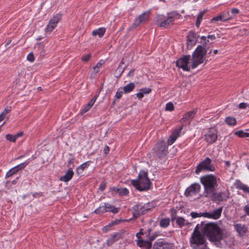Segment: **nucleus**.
I'll list each match as a JSON object with an SVG mask.
<instances>
[{
	"label": "nucleus",
	"mask_w": 249,
	"mask_h": 249,
	"mask_svg": "<svg viewBox=\"0 0 249 249\" xmlns=\"http://www.w3.org/2000/svg\"><path fill=\"white\" fill-rule=\"evenodd\" d=\"M56 25L55 24H53L51 22H49L47 28V30L48 32H52L53 29L55 27Z\"/></svg>",
	"instance_id": "c03bdc74"
},
{
	"label": "nucleus",
	"mask_w": 249,
	"mask_h": 249,
	"mask_svg": "<svg viewBox=\"0 0 249 249\" xmlns=\"http://www.w3.org/2000/svg\"><path fill=\"white\" fill-rule=\"evenodd\" d=\"M239 12V11L237 8H233L231 10V13L233 15H237Z\"/></svg>",
	"instance_id": "e2e57ef3"
},
{
	"label": "nucleus",
	"mask_w": 249,
	"mask_h": 249,
	"mask_svg": "<svg viewBox=\"0 0 249 249\" xmlns=\"http://www.w3.org/2000/svg\"><path fill=\"white\" fill-rule=\"evenodd\" d=\"M137 244L139 247L144 249H150L152 247V243L149 240H138Z\"/></svg>",
	"instance_id": "aec40b11"
},
{
	"label": "nucleus",
	"mask_w": 249,
	"mask_h": 249,
	"mask_svg": "<svg viewBox=\"0 0 249 249\" xmlns=\"http://www.w3.org/2000/svg\"><path fill=\"white\" fill-rule=\"evenodd\" d=\"M196 34L190 31L187 36V48L190 49L193 46L195 45L197 42Z\"/></svg>",
	"instance_id": "2eb2a0df"
},
{
	"label": "nucleus",
	"mask_w": 249,
	"mask_h": 249,
	"mask_svg": "<svg viewBox=\"0 0 249 249\" xmlns=\"http://www.w3.org/2000/svg\"><path fill=\"white\" fill-rule=\"evenodd\" d=\"M197 109L196 108L193 109L192 111H190L184 115L182 120H192L196 115Z\"/></svg>",
	"instance_id": "4be33fe9"
},
{
	"label": "nucleus",
	"mask_w": 249,
	"mask_h": 249,
	"mask_svg": "<svg viewBox=\"0 0 249 249\" xmlns=\"http://www.w3.org/2000/svg\"><path fill=\"white\" fill-rule=\"evenodd\" d=\"M109 147L108 146L106 145L104 148V153L105 154H107L109 152Z\"/></svg>",
	"instance_id": "0e129e2a"
},
{
	"label": "nucleus",
	"mask_w": 249,
	"mask_h": 249,
	"mask_svg": "<svg viewBox=\"0 0 249 249\" xmlns=\"http://www.w3.org/2000/svg\"><path fill=\"white\" fill-rule=\"evenodd\" d=\"M211 160L209 158H207L201 162L197 166L195 171L196 174H198L202 171L206 170L213 171L215 168L211 165Z\"/></svg>",
	"instance_id": "1a4fd4ad"
},
{
	"label": "nucleus",
	"mask_w": 249,
	"mask_h": 249,
	"mask_svg": "<svg viewBox=\"0 0 249 249\" xmlns=\"http://www.w3.org/2000/svg\"><path fill=\"white\" fill-rule=\"evenodd\" d=\"M154 153L159 158H162L168 153V146L163 140H160L153 148Z\"/></svg>",
	"instance_id": "6e6552de"
},
{
	"label": "nucleus",
	"mask_w": 249,
	"mask_h": 249,
	"mask_svg": "<svg viewBox=\"0 0 249 249\" xmlns=\"http://www.w3.org/2000/svg\"><path fill=\"white\" fill-rule=\"evenodd\" d=\"M190 214H191V216L192 217V218H196L198 216H200V213H195V212H192Z\"/></svg>",
	"instance_id": "052dcab7"
},
{
	"label": "nucleus",
	"mask_w": 249,
	"mask_h": 249,
	"mask_svg": "<svg viewBox=\"0 0 249 249\" xmlns=\"http://www.w3.org/2000/svg\"><path fill=\"white\" fill-rule=\"evenodd\" d=\"M123 91H117L115 95V98L116 99H120L122 96Z\"/></svg>",
	"instance_id": "680f3d73"
},
{
	"label": "nucleus",
	"mask_w": 249,
	"mask_h": 249,
	"mask_svg": "<svg viewBox=\"0 0 249 249\" xmlns=\"http://www.w3.org/2000/svg\"><path fill=\"white\" fill-rule=\"evenodd\" d=\"M193 233H195V234H196L197 233H201L199 231V224H198L196 228H195L194 231Z\"/></svg>",
	"instance_id": "13d9d810"
},
{
	"label": "nucleus",
	"mask_w": 249,
	"mask_h": 249,
	"mask_svg": "<svg viewBox=\"0 0 249 249\" xmlns=\"http://www.w3.org/2000/svg\"><path fill=\"white\" fill-rule=\"evenodd\" d=\"M103 64V61L102 60L98 62L95 66L93 67V70H94L95 73H97L99 71V69L100 68Z\"/></svg>",
	"instance_id": "37998d69"
},
{
	"label": "nucleus",
	"mask_w": 249,
	"mask_h": 249,
	"mask_svg": "<svg viewBox=\"0 0 249 249\" xmlns=\"http://www.w3.org/2000/svg\"><path fill=\"white\" fill-rule=\"evenodd\" d=\"M150 208H146V205H136L133 207V215L135 218L138 217L142 214H143L145 212Z\"/></svg>",
	"instance_id": "ddd939ff"
},
{
	"label": "nucleus",
	"mask_w": 249,
	"mask_h": 249,
	"mask_svg": "<svg viewBox=\"0 0 249 249\" xmlns=\"http://www.w3.org/2000/svg\"><path fill=\"white\" fill-rule=\"evenodd\" d=\"M27 60L32 62L34 61L35 58L33 53H30L28 54L27 56Z\"/></svg>",
	"instance_id": "49530a36"
},
{
	"label": "nucleus",
	"mask_w": 249,
	"mask_h": 249,
	"mask_svg": "<svg viewBox=\"0 0 249 249\" xmlns=\"http://www.w3.org/2000/svg\"><path fill=\"white\" fill-rule=\"evenodd\" d=\"M122 238V233L121 232H115L112 234L111 237L107 240V244L108 246H111L116 241Z\"/></svg>",
	"instance_id": "a211bd4d"
},
{
	"label": "nucleus",
	"mask_w": 249,
	"mask_h": 249,
	"mask_svg": "<svg viewBox=\"0 0 249 249\" xmlns=\"http://www.w3.org/2000/svg\"><path fill=\"white\" fill-rule=\"evenodd\" d=\"M205 10H204L203 11L200 12L199 14L198 15V16L197 17L196 20L199 21H201V20L202 19L203 16L204 15V14L206 13Z\"/></svg>",
	"instance_id": "09e8293b"
},
{
	"label": "nucleus",
	"mask_w": 249,
	"mask_h": 249,
	"mask_svg": "<svg viewBox=\"0 0 249 249\" xmlns=\"http://www.w3.org/2000/svg\"><path fill=\"white\" fill-rule=\"evenodd\" d=\"M205 140L209 143L215 142L217 138V131L213 128H210L205 135Z\"/></svg>",
	"instance_id": "9b49d317"
},
{
	"label": "nucleus",
	"mask_w": 249,
	"mask_h": 249,
	"mask_svg": "<svg viewBox=\"0 0 249 249\" xmlns=\"http://www.w3.org/2000/svg\"><path fill=\"white\" fill-rule=\"evenodd\" d=\"M13 173H12V171H11V170H9L8 172L6 173L5 178H9L13 175Z\"/></svg>",
	"instance_id": "69168bd1"
},
{
	"label": "nucleus",
	"mask_w": 249,
	"mask_h": 249,
	"mask_svg": "<svg viewBox=\"0 0 249 249\" xmlns=\"http://www.w3.org/2000/svg\"><path fill=\"white\" fill-rule=\"evenodd\" d=\"M182 128V126H181L179 130H176L173 131L172 134L169 137L168 140V145L172 144L176 140L177 138L178 137L180 132L181 131Z\"/></svg>",
	"instance_id": "6ab92c4d"
},
{
	"label": "nucleus",
	"mask_w": 249,
	"mask_h": 249,
	"mask_svg": "<svg viewBox=\"0 0 249 249\" xmlns=\"http://www.w3.org/2000/svg\"><path fill=\"white\" fill-rule=\"evenodd\" d=\"M106 30V28H99L93 31L92 32V35L93 36H98L99 37H102L104 35Z\"/></svg>",
	"instance_id": "5701e85b"
},
{
	"label": "nucleus",
	"mask_w": 249,
	"mask_h": 249,
	"mask_svg": "<svg viewBox=\"0 0 249 249\" xmlns=\"http://www.w3.org/2000/svg\"><path fill=\"white\" fill-rule=\"evenodd\" d=\"M201 40L199 43L201 44L198 45L193 52V56L197 59V61L200 60H205V56L206 55L207 51L209 49V44H212L207 36H202L200 37Z\"/></svg>",
	"instance_id": "39448f33"
},
{
	"label": "nucleus",
	"mask_w": 249,
	"mask_h": 249,
	"mask_svg": "<svg viewBox=\"0 0 249 249\" xmlns=\"http://www.w3.org/2000/svg\"><path fill=\"white\" fill-rule=\"evenodd\" d=\"M117 223V222L116 221H114V222H112L109 223L107 227H105L103 228V231L105 232H107V228L111 227L112 226L115 225Z\"/></svg>",
	"instance_id": "3c124183"
},
{
	"label": "nucleus",
	"mask_w": 249,
	"mask_h": 249,
	"mask_svg": "<svg viewBox=\"0 0 249 249\" xmlns=\"http://www.w3.org/2000/svg\"><path fill=\"white\" fill-rule=\"evenodd\" d=\"M226 123L229 125H235L236 124V120L235 118L227 117L225 120Z\"/></svg>",
	"instance_id": "c756f323"
},
{
	"label": "nucleus",
	"mask_w": 249,
	"mask_h": 249,
	"mask_svg": "<svg viewBox=\"0 0 249 249\" xmlns=\"http://www.w3.org/2000/svg\"><path fill=\"white\" fill-rule=\"evenodd\" d=\"M170 224V219L168 218H162L160 220V225L162 228H166Z\"/></svg>",
	"instance_id": "2f4dec72"
},
{
	"label": "nucleus",
	"mask_w": 249,
	"mask_h": 249,
	"mask_svg": "<svg viewBox=\"0 0 249 249\" xmlns=\"http://www.w3.org/2000/svg\"><path fill=\"white\" fill-rule=\"evenodd\" d=\"M150 12L147 11L143 13L139 17L136 19L132 25L133 28H136L139 26L141 23L144 22L147 20L149 17Z\"/></svg>",
	"instance_id": "4468645a"
},
{
	"label": "nucleus",
	"mask_w": 249,
	"mask_h": 249,
	"mask_svg": "<svg viewBox=\"0 0 249 249\" xmlns=\"http://www.w3.org/2000/svg\"><path fill=\"white\" fill-rule=\"evenodd\" d=\"M207 38L209 39L211 41H213V40H214L216 38V37H215L214 35H208L207 36Z\"/></svg>",
	"instance_id": "774afa93"
},
{
	"label": "nucleus",
	"mask_w": 249,
	"mask_h": 249,
	"mask_svg": "<svg viewBox=\"0 0 249 249\" xmlns=\"http://www.w3.org/2000/svg\"><path fill=\"white\" fill-rule=\"evenodd\" d=\"M106 205L105 203L104 205L99 207L97 209L94 210V213L96 214H101L106 213Z\"/></svg>",
	"instance_id": "f704fd0d"
},
{
	"label": "nucleus",
	"mask_w": 249,
	"mask_h": 249,
	"mask_svg": "<svg viewBox=\"0 0 249 249\" xmlns=\"http://www.w3.org/2000/svg\"><path fill=\"white\" fill-rule=\"evenodd\" d=\"M90 161H87L83 163L76 168V173L79 174L83 172L86 168L90 165Z\"/></svg>",
	"instance_id": "cd10ccee"
},
{
	"label": "nucleus",
	"mask_w": 249,
	"mask_h": 249,
	"mask_svg": "<svg viewBox=\"0 0 249 249\" xmlns=\"http://www.w3.org/2000/svg\"><path fill=\"white\" fill-rule=\"evenodd\" d=\"M193 56V53L192 59H191L190 55H183L176 61V66L178 68L182 69L184 71H189L191 69L196 68L199 65L204 62L203 60L197 61V59Z\"/></svg>",
	"instance_id": "f03ea898"
},
{
	"label": "nucleus",
	"mask_w": 249,
	"mask_h": 249,
	"mask_svg": "<svg viewBox=\"0 0 249 249\" xmlns=\"http://www.w3.org/2000/svg\"><path fill=\"white\" fill-rule=\"evenodd\" d=\"M135 84L133 83H130L123 88V92L126 94L132 91L135 88Z\"/></svg>",
	"instance_id": "a878e982"
},
{
	"label": "nucleus",
	"mask_w": 249,
	"mask_h": 249,
	"mask_svg": "<svg viewBox=\"0 0 249 249\" xmlns=\"http://www.w3.org/2000/svg\"><path fill=\"white\" fill-rule=\"evenodd\" d=\"M11 111V107H7L5 108L3 112L0 114V122L3 121L6 117V115Z\"/></svg>",
	"instance_id": "c85d7f7f"
},
{
	"label": "nucleus",
	"mask_w": 249,
	"mask_h": 249,
	"mask_svg": "<svg viewBox=\"0 0 249 249\" xmlns=\"http://www.w3.org/2000/svg\"><path fill=\"white\" fill-rule=\"evenodd\" d=\"M5 138L7 140L11 142H15L16 140V137H15V135H12L10 134H7L5 136Z\"/></svg>",
	"instance_id": "79ce46f5"
},
{
	"label": "nucleus",
	"mask_w": 249,
	"mask_h": 249,
	"mask_svg": "<svg viewBox=\"0 0 249 249\" xmlns=\"http://www.w3.org/2000/svg\"><path fill=\"white\" fill-rule=\"evenodd\" d=\"M244 211L246 214L249 216V204L246 205L244 208Z\"/></svg>",
	"instance_id": "4d7b16f0"
},
{
	"label": "nucleus",
	"mask_w": 249,
	"mask_h": 249,
	"mask_svg": "<svg viewBox=\"0 0 249 249\" xmlns=\"http://www.w3.org/2000/svg\"><path fill=\"white\" fill-rule=\"evenodd\" d=\"M200 190V185L198 183H194L188 187L184 193L186 196L197 194Z\"/></svg>",
	"instance_id": "f8f14e48"
},
{
	"label": "nucleus",
	"mask_w": 249,
	"mask_h": 249,
	"mask_svg": "<svg viewBox=\"0 0 249 249\" xmlns=\"http://www.w3.org/2000/svg\"><path fill=\"white\" fill-rule=\"evenodd\" d=\"M200 182L204 186L203 196L206 197L217 187L219 178L212 175H205L200 178Z\"/></svg>",
	"instance_id": "20e7f679"
},
{
	"label": "nucleus",
	"mask_w": 249,
	"mask_h": 249,
	"mask_svg": "<svg viewBox=\"0 0 249 249\" xmlns=\"http://www.w3.org/2000/svg\"><path fill=\"white\" fill-rule=\"evenodd\" d=\"M206 198L210 199L214 202L226 201L230 198V192L228 190L217 192L215 189L208 195Z\"/></svg>",
	"instance_id": "0eeeda50"
},
{
	"label": "nucleus",
	"mask_w": 249,
	"mask_h": 249,
	"mask_svg": "<svg viewBox=\"0 0 249 249\" xmlns=\"http://www.w3.org/2000/svg\"><path fill=\"white\" fill-rule=\"evenodd\" d=\"M106 184L105 182H102L100 186H99V189L102 191H104V190L106 188Z\"/></svg>",
	"instance_id": "6e6d98bb"
},
{
	"label": "nucleus",
	"mask_w": 249,
	"mask_h": 249,
	"mask_svg": "<svg viewBox=\"0 0 249 249\" xmlns=\"http://www.w3.org/2000/svg\"><path fill=\"white\" fill-rule=\"evenodd\" d=\"M128 190L125 188H120L119 194L121 196H124L128 195Z\"/></svg>",
	"instance_id": "58836bf2"
},
{
	"label": "nucleus",
	"mask_w": 249,
	"mask_h": 249,
	"mask_svg": "<svg viewBox=\"0 0 249 249\" xmlns=\"http://www.w3.org/2000/svg\"><path fill=\"white\" fill-rule=\"evenodd\" d=\"M29 160L25 161L24 162H22L17 166H16V168L17 169L18 171H19L23 169H24L29 163Z\"/></svg>",
	"instance_id": "e433bc0d"
},
{
	"label": "nucleus",
	"mask_w": 249,
	"mask_h": 249,
	"mask_svg": "<svg viewBox=\"0 0 249 249\" xmlns=\"http://www.w3.org/2000/svg\"><path fill=\"white\" fill-rule=\"evenodd\" d=\"M91 57V54L89 53L87 54L83 55L82 57V61L84 62H88L89 58Z\"/></svg>",
	"instance_id": "a18cd8bd"
},
{
	"label": "nucleus",
	"mask_w": 249,
	"mask_h": 249,
	"mask_svg": "<svg viewBox=\"0 0 249 249\" xmlns=\"http://www.w3.org/2000/svg\"><path fill=\"white\" fill-rule=\"evenodd\" d=\"M190 243L192 249H207V242L201 233L195 234L193 233L190 239Z\"/></svg>",
	"instance_id": "423d86ee"
},
{
	"label": "nucleus",
	"mask_w": 249,
	"mask_h": 249,
	"mask_svg": "<svg viewBox=\"0 0 249 249\" xmlns=\"http://www.w3.org/2000/svg\"><path fill=\"white\" fill-rule=\"evenodd\" d=\"M176 223L179 227H182L184 225L185 219L181 217H178L177 218Z\"/></svg>",
	"instance_id": "4c0bfd02"
},
{
	"label": "nucleus",
	"mask_w": 249,
	"mask_h": 249,
	"mask_svg": "<svg viewBox=\"0 0 249 249\" xmlns=\"http://www.w3.org/2000/svg\"><path fill=\"white\" fill-rule=\"evenodd\" d=\"M234 226L236 231L240 236H243L247 231V229L245 225L241 224H236Z\"/></svg>",
	"instance_id": "412c9836"
},
{
	"label": "nucleus",
	"mask_w": 249,
	"mask_h": 249,
	"mask_svg": "<svg viewBox=\"0 0 249 249\" xmlns=\"http://www.w3.org/2000/svg\"><path fill=\"white\" fill-rule=\"evenodd\" d=\"M91 107L92 106L89 103H88L83 107V109L81 111V113L82 114L85 113L88 111Z\"/></svg>",
	"instance_id": "ea45409f"
},
{
	"label": "nucleus",
	"mask_w": 249,
	"mask_h": 249,
	"mask_svg": "<svg viewBox=\"0 0 249 249\" xmlns=\"http://www.w3.org/2000/svg\"><path fill=\"white\" fill-rule=\"evenodd\" d=\"M223 210V207H221L217 209L213 210L212 212H208L204 213L205 216L213 218V219H218L221 215Z\"/></svg>",
	"instance_id": "dca6fc26"
},
{
	"label": "nucleus",
	"mask_w": 249,
	"mask_h": 249,
	"mask_svg": "<svg viewBox=\"0 0 249 249\" xmlns=\"http://www.w3.org/2000/svg\"><path fill=\"white\" fill-rule=\"evenodd\" d=\"M131 183L137 190L141 192L147 191L151 185L147 172L142 170L140 172L138 178L131 180Z\"/></svg>",
	"instance_id": "7ed1b4c3"
},
{
	"label": "nucleus",
	"mask_w": 249,
	"mask_h": 249,
	"mask_svg": "<svg viewBox=\"0 0 249 249\" xmlns=\"http://www.w3.org/2000/svg\"><path fill=\"white\" fill-rule=\"evenodd\" d=\"M98 95H95L89 102V103L92 107L94 104L95 103V102L96 100L97 99Z\"/></svg>",
	"instance_id": "864d4df0"
},
{
	"label": "nucleus",
	"mask_w": 249,
	"mask_h": 249,
	"mask_svg": "<svg viewBox=\"0 0 249 249\" xmlns=\"http://www.w3.org/2000/svg\"><path fill=\"white\" fill-rule=\"evenodd\" d=\"M74 157L73 156L70 155V158H69L68 163L67 164V167L68 169L73 170L74 167Z\"/></svg>",
	"instance_id": "7c9ffc66"
},
{
	"label": "nucleus",
	"mask_w": 249,
	"mask_h": 249,
	"mask_svg": "<svg viewBox=\"0 0 249 249\" xmlns=\"http://www.w3.org/2000/svg\"><path fill=\"white\" fill-rule=\"evenodd\" d=\"M171 214V219L172 221H174L176 218V211L174 209H172L170 210Z\"/></svg>",
	"instance_id": "8fccbe9b"
},
{
	"label": "nucleus",
	"mask_w": 249,
	"mask_h": 249,
	"mask_svg": "<svg viewBox=\"0 0 249 249\" xmlns=\"http://www.w3.org/2000/svg\"><path fill=\"white\" fill-rule=\"evenodd\" d=\"M159 235V233L158 232H156L154 234L150 236L149 238V241H150L151 243H152V241H153L156 237Z\"/></svg>",
	"instance_id": "603ef678"
},
{
	"label": "nucleus",
	"mask_w": 249,
	"mask_h": 249,
	"mask_svg": "<svg viewBox=\"0 0 249 249\" xmlns=\"http://www.w3.org/2000/svg\"><path fill=\"white\" fill-rule=\"evenodd\" d=\"M62 17V16L61 14H57L50 19V22L56 25L58 22L61 19Z\"/></svg>",
	"instance_id": "473e14b6"
},
{
	"label": "nucleus",
	"mask_w": 249,
	"mask_h": 249,
	"mask_svg": "<svg viewBox=\"0 0 249 249\" xmlns=\"http://www.w3.org/2000/svg\"><path fill=\"white\" fill-rule=\"evenodd\" d=\"M136 95L139 99H142L143 97L144 94L142 93V91H140L139 92L136 94Z\"/></svg>",
	"instance_id": "338daca9"
},
{
	"label": "nucleus",
	"mask_w": 249,
	"mask_h": 249,
	"mask_svg": "<svg viewBox=\"0 0 249 249\" xmlns=\"http://www.w3.org/2000/svg\"><path fill=\"white\" fill-rule=\"evenodd\" d=\"M232 19V17H230V18H226L225 16V15H220L217 17L213 18L211 21H226L228 20H230Z\"/></svg>",
	"instance_id": "bb28decb"
},
{
	"label": "nucleus",
	"mask_w": 249,
	"mask_h": 249,
	"mask_svg": "<svg viewBox=\"0 0 249 249\" xmlns=\"http://www.w3.org/2000/svg\"><path fill=\"white\" fill-rule=\"evenodd\" d=\"M174 109V106L172 102H169L166 104L165 107V110L172 111Z\"/></svg>",
	"instance_id": "a19ab883"
},
{
	"label": "nucleus",
	"mask_w": 249,
	"mask_h": 249,
	"mask_svg": "<svg viewBox=\"0 0 249 249\" xmlns=\"http://www.w3.org/2000/svg\"><path fill=\"white\" fill-rule=\"evenodd\" d=\"M153 249H173L172 244L166 242L164 240L158 239L153 245Z\"/></svg>",
	"instance_id": "9d476101"
},
{
	"label": "nucleus",
	"mask_w": 249,
	"mask_h": 249,
	"mask_svg": "<svg viewBox=\"0 0 249 249\" xmlns=\"http://www.w3.org/2000/svg\"><path fill=\"white\" fill-rule=\"evenodd\" d=\"M201 226H204L203 231L204 233L212 242L219 241L223 238L222 231L219 226L214 223H208L206 224L201 222Z\"/></svg>",
	"instance_id": "f257e3e1"
},
{
	"label": "nucleus",
	"mask_w": 249,
	"mask_h": 249,
	"mask_svg": "<svg viewBox=\"0 0 249 249\" xmlns=\"http://www.w3.org/2000/svg\"><path fill=\"white\" fill-rule=\"evenodd\" d=\"M247 107H248V104L245 103H241L239 105V107L241 109H245Z\"/></svg>",
	"instance_id": "bf43d9fd"
},
{
	"label": "nucleus",
	"mask_w": 249,
	"mask_h": 249,
	"mask_svg": "<svg viewBox=\"0 0 249 249\" xmlns=\"http://www.w3.org/2000/svg\"><path fill=\"white\" fill-rule=\"evenodd\" d=\"M105 205L106 212H112L113 213H117L119 212V209L115 208L114 206L107 203H105Z\"/></svg>",
	"instance_id": "b1692460"
},
{
	"label": "nucleus",
	"mask_w": 249,
	"mask_h": 249,
	"mask_svg": "<svg viewBox=\"0 0 249 249\" xmlns=\"http://www.w3.org/2000/svg\"><path fill=\"white\" fill-rule=\"evenodd\" d=\"M140 91H142L143 94H148L151 91V89L147 88H142L140 89Z\"/></svg>",
	"instance_id": "de8ad7c7"
},
{
	"label": "nucleus",
	"mask_w": 249,
	"mask_h": 249,
	"mask_svg": "<svg viewBox=\"0 0 249 249\" xmlns=\"http://www.w3.org/2000/svg\"><path fill=\"white\" fill-rule=\"evenodd\" d=\"M161 19V17H159L158 21V25L160 27H168L171 24H173L175 18L173 17V16H168V18L164 20L163 21L160 22V20Z\"/></svg>",
	"instance_id": "f3484780"
},
{
	"label": "nucleus",
	"mask_w": 249,
	"mask_h": 249,
	"mask_svg": "<svg viewBox=\"0 0 249 249\" xmlns=\"http://www.w3.org/2000/svg\"><path fill=\"white\" fill-rule=\"evenodd\" d=\"M124 58L122 60V61L120 62V64H119V66L118 67V69L117 70V71H119L120 72V73L119 75V76H117L118 77H120V76L121 75L122 73L124 71V70L126 68V66H125L124 67H122V65L124 64Z\"/></svg>",
	"instance_id": "72a5a7b5"
},
{
	"label": "nucleus",
	"mask_w": 249,
	"mask_h": 249,
	"mask_svg": "<svg viewBox=\"0 0 249 249\" xmlns=\"http://www.w3.org/2000/svg\"><path fill=\"white\" fill-rule=\"evenodd\" d=\"M234 134L236 136H238V137H239L240 138L249 137V133L244 132L242 130H239V131H236L234 133Z\"/></svg>",
	"instance_id": "c9c22d12"
},
{
	"label": "nucleus",
	"mask_w": 249,
	"mask_h": 249,
	"mask_svg": "<svg viewBox=\"0 0 249 249\" xmlns=\"http://www.w3.org/2000/svg\"><path fill=\"white\" fill-rule=\"evenodd\" d=\"M241 190H243L245 192L249 193V187L246 185H242Z\"/></svg>",
	"instance_id": "5fc2aeb1"
},
{
	"label": "nucleus",
	"mask_w": 249,
	"mask_h": 249,
	"mask_svg": "<svg viewBox=\"0 0 249 249\" xmlns=\"http://www.w3.org/2000/svg\"><path fill=\"white\" fill-rule=\"evenodd\" d=\"M74 175L73 170L68 169L63 176V181L68 182L71 179Z\"/></svg>",
	"instance_id": "393cba45"
}]
</instances>
